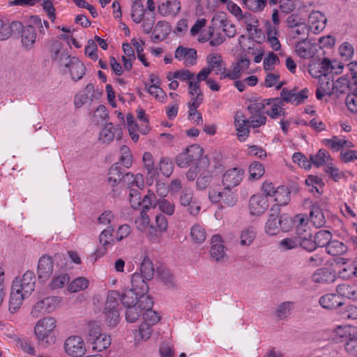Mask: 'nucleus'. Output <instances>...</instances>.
Instances as JSON below:
<instances>
[{
  "instance_id": "f257e3e1",
  "label": "nucleus",
  "mask_w": 357,
  "mask_h": 357,
  "mask_svg": "<svg viewBox=\"0 0 357 357\" xmlns=\"http://www.w3.org/2000/svg\"><path fill=\"white\" fill-rule=\"evenodd\" d=\"M36 276L33 271H26L21 278L13 281L8 310L16 312L21 307L24 298H28L35 289Z\"/></svg>"
},
{
  "instance_id": "f03ea898",
  "label": "nucleus",
  "mask_w": 357,
  "mask_h": 357,
  "mask_svg": "<svg viewBox=\"0 0 357 357\" xmlns=\"http://www.w3.org/2000/svg\"><path fill=\"white\" fill-rule=\"evenodd\" d=\"M108 181L112 186L121 184L129 185L130 181L132 186L135 184L139 188L142 186L144 183L142 175L140 174H137L135 176L133 174L128 172L122 175L121 169L117 163L110 167L109 169Z\"/></svg>"
},
{
  "instance_id": "7ed1b4c3",
  "label": "nucleus",
  "mask_w": 357,
  "mask_h": 357,
  "mask_svg": "<svg viewBox=\"0 0 357 357\" xmlns=\"http://www.w3.org/2000/svg\"><path fill=\"white\" fill-rule=\"evenodd\" d=\"M88 342L92 345L93 351H102L111 344V338L109 335L102 333L101 327L95 321L88 324Z\"/></svg>"
},
{
  "instance_id": "20e7f679",
  "label": "nucleus",
  "mask_w": 357,
  "mask_h": 357,
  "mask_svg": "<svg viewBox=\"0 0 357 357\" xmlns=\"http://www.w3.org/2000/svg\"><path fill=\"white\" fill-rule=\"evenodd\" d=\"M231 188L219 184H213L209 187L208 199L212 203H221L227 206H234L237 202V195L231 190Z\"/></svg>"
},
{
  "instance_id": "39448f33",
  "label": "nucleus",
  "mask_w": 357,
  "mask_h": 357,
  "mask_svg": "<svg viewBox=\"0 0 357 357\" xmlns=\"http://www.w3.org/2000/svg\"><path fill=\"white\" fill-rule=\"evenodd\" d=\"M119 297L120 294L116 291L112 290L108 292L104 314L105 321L109 327L116 326L119 321V313L117 310Z\"/></svg>"
},
{
  "instance_id": "423d86ee",
  "label": "nucleus",
  "mask_w": 357,
  "mask_h": 357,
  "mask_svg": "<svg viewBox=\"0 0 357 357\" xmlns=\"http://www.w3.org/2000/svg\"><path fill=\"white\" fill-rule=\"evenodd\" d=\"M63 259H64V255L60 253H56L53 257L47 254L42 255L39 258L37 266L38 279L42 282L47 281L53 273L54 261Z\"/></svg>"
},
{
  "instance_id": "0eeeda50",
  "label": "nucleus",
  "mask_w": 357,
  "mask_h": 357,
  "mask_svg": "<svg viewBox=\"0 0 357 357\" xmlns=\"http://www.w3.org/2000/svg\"><path fill=\"white\" fill-rule=\"evenodd\" d=\"M203 152L202 148L197 144L189 146L176 156V164L181 168H186L197 162L203 155Z\"/></svg>"
},
{
  "instance_id": "6e6552de",
  "label": "nucleus",
  "mask_w": 357,
  "mask_h": 357,
  "mask_svg": "<svg viewBox=\"0 0 357 357\" xmlns=\"http://www.w3.org/2000/svg\"><path fill=\"white\" fill-rule=\"evenodd\" d=\"M265 107L266 103L261 101H255L248 107L250 115L247 121L250 127L258 128L266 123Z\"/></svg>"
},
{
  "instance_id": "1a4fd4ad",
  "label": "nucleus",
  "mask_w": 357,
  "mask_h": 357,
  "mask_svg": "<svg viewBox=\"0 0 357 357\" xmlns=\"http://www.w3.org/2000/svg\"><path fill=\"white\" fill-rule=\"evenodd\" d=\"M56 327V320L51 317L40 319L36 324L34 333L38 341L43 344H49V337Z\"/></svg>"
},
{
  "instance_id": "9d476101",
  "label": "nucleus",
  "mask_w": 357,
  "mask_h": 357,
  "mask_svg": "<svg viewBox=\"0 0 357 357\" xmlns=\"http://www.w3.org/2000/svg\"><path fill=\"white\" fill-rule=\"evenodd\" d=\"M66 352L73 357H82L86 352L84 340L80 336H70L64 343Z\"/></svg>"
},
{
  "instance_id": "9b49d317",
  "label": "nucleus",
  "mask_w": 357,
  "mask_h": 357,
  "mask_svg": "<svg viewBox=\"0 0 357 357\" xmlns=\"http://www.w3.org/2000/svg\"><path fill=\"white\" fill-rule=\"evenodd\" d=\"M308 97L307 89H304L297 92L296 89H289L286 87L282 88L280 92V100L282 103H292L296 105L302 104Z\"/></svg>"
},
{
  "instance_id": "f8f14e48",
  "label": "nucleus",
  "mask_w": 357,
  "mask_h": 357,
  "mask_svg": "<svg viewBox=\"0 0 357 357\" xmlns=\"http://www.w3.org/2000/svg\"><path fill=\"white\" fill-rule=\"evenodd\" d=\"M144 305L142 307L143 310L144 323H147L150 326L155 324L159 321V317L156 312L152 310L153 301L149 295H143L139 296V305Z\"/></svg>"
},
{
  "instance_id": "ddd939ff",
  "label": "nucleus",
  "mask_w": 357,
  "mask_h": 357,
  "mask_svg": "<svg viewBox=\"0 0 357 357\" xmlns=\"http://www.w3.org/2000/svg\"><path fill=\"white\" fill-rule=\"evenodd\" d=\"M206 68L210 72H215V75H221L220 79H225L226 73V65L220 54L213 53L206 56Z\"/></svg>"
},
{
  "instance_id": "4468645a",
  "label": "nucleus",
  "mask_w": 357,
  "mask_h": 357,
  "mask_svg": "<svg viewBox=\"0 0 357 357\" xmlns=\"http://www.w3.org/2000/svg\"><path fill=\"white\" fill-rule=\"evenodd\" d=\"M21 33V42L24 48L30 50L33 47L37 38L35 28L32 25L24 26L21 22L19 31H13V33Z\"/></svg>"
},
{
  "instance_id": "2eb2a0df",
  "label": "nucleus",
  "mask_w": 357,
  "mask_h": 357,
  "mask_svg": "<svg viewBox=\"0 0 357 357\" xmlns=\"http://www.w3.org/2000/svg\"><path fill=\"white\" fill-rule=\"evenodd\" d=\"M122 135L123 131L121 128L119 127L115 128L113 123H109L100 130L98 139L103 144H109L115 137L117 140H121Z\"/></svg>"
},
{
  "instance_id": "dca6fc26",
  "label": "nucleus",
  "mask_w": 357,
  "mask_h": 357,
  "mask_svg": "<svg viewBox=\"0 0 357 357\" xmlns=\"http://www.w3.org/2000/svg\"><path fill=\"white\" fill-rule=\"evenodd\" d=\"M280 208L278 205H273L270 209L268 219L265 224V231L268 235H276L280 231L278 217Z\"/></svg>"
},
{
  "instance_id": "f3484780",
  "label": "nucleus",
  "mask_w": 357,
  "mask_h": 357,
  "mask_svg": "<svg viewBox=\"0 0 357 357\" xmlns=\"http://www.w3.org/2000/svg\"><path fill=\"white\" fill-rule=\"evenodd\" d=\"M341 337L344 338L345 349L347 353L357 357V334L354 331L353 333L348 330H344L338 327L336 331Z\"/></svg>"
},
{
  "instance_id": "a211bd4d",
  "label": "nucleus",
  "mask_w": 357,
  "mask_h": 357,
  "mask_svg": "<svg viewBox=\"0 0 357 357\" xmlns=\"http://www.w3.org/2000/svg\"><path fill=\"white\" fill-rule=\"evenodd\" d=\"M244 171L240 168H232L228 169L222 176V185L231 188L241 182Z\"/></svg>"
},
{
  "instance_id": "6ab92c4d",
  "label": "nucleus",
  "mask_w": 357,
  "mask_h": 357,
  "mask_svg": "<svg viewBox=\"0 0 357 357\" xmlns=\"http://www.w3.org/2000/svg\"><path fill=\"white\" fill-rule=\"evenodd\" d=\"M268 208V199L260 195H255L250 199L249 208L252 215H259Z\"/></svg>"
},
{
  "instance_id": "aec40b11",
  "label": "nucleus",
  "mask_w": 357,
  "mask_h": 357,
  "mask_svg": "<svg viewBox=\"0 0 357 357\" xmlns=\"http://www.w3.org/2000/svg\"><path fill=\"white\" fill-rule=\"evenodd\" d=\"M327 19L319 11H312L308 18L309 29L314 33H318L326 27Z\"/></svg>"
},
{
  "instance_id": "412c9836",
  "label": "nucleus",
  "mask_w": 357,
  "mask_h": 357,
  "mask_svg": "<svg viewBox=\"0 0 357 357\" xmlns=\"http://www.w3.org/2000/svg\"><path fill=\"white\" fill-rule=\"evenodd\" d=\"M69 72L72 78L75 80H79L83 77L86 72V67L78 58L75 56L72 57L71 61L68 65L67 68L63 69V73Z\"/></svg>"
},
{
  "instance_id": "4be33fe9",
  "label": "nucleus",
  "mask_w": 357,
  "mask_h": 357,
  "mask_svg": "<svg viewBox=\"0 0 357 357\" xmlns=\"http://www.w3.org/2000/svg\"><path fill=\"white\" fill-rule=\"evenodd\" d=\"M234 123L237 131V137L239 141H245L250 133L247 119L242 113H236L234 117Z\"/></svg>"
},
{
  "instance_id": "5701e85b",
  "label": "nucleus",
  "mask_w": 357,
  "mask_h": 357,
  "mask_svg": "<svg viewBox=\"0 0 357 357\" xmlns=\"http://www.w3.org/2000/svg\"><path fill=\"white\" fill-rule=\"evenodd\" d=\"M222 238L220 235H214L211 238V248L210 254L215 261H222L226 256L225 246L222 244Z\"/></svg>"
},
{
  "instance_id": "b1692460",
  "label": "nucleus",
  "mask_w": 357,
  "mask_h": 357,
  "mask_svg": "<svg viewBox=\"0 0 357 357\" xmlns=\"http://www.w3.org/2000/svg\"><path fill=\"white\" fill-rule=\"evenodd\" d=\"M175 58L178 60H183L185 66H192L197 60V52L195 49L179 46L175 52Z\"/></svg>"
},
{
  "instance_id": "393cba45",
  "label": "nucleus",
  "mask_w": 357,
  "mask_h": 357,
  "mask_svg": "<svg viewBox=\"0 0 357 357\" xmlns=\"http://www.w3.org/2000/svg\"><path fill=\"white\" fill-rule=\"evenodd\" d=\"M261 102H264L266 105H270L271 109L266 110L265 113L272 119H276L280 116H284L285 111L283 108L284 104L282 100L279 98H275L272 99H265Z\"/></svg>"
},
{
  "instance_id": "a878e982",
  "label": "nucleus",
  "mask_w": 357,
  "mask_h": 357,
  "mask_svg": "<svg viewBox=\"0 0 357 357\" xmlns=\"http://www.w3.org/2000/svg\"><path fill=\"white\" fill-rule=\"evenodd\" d=\"M295 51L301 58L305 59L312 57L315 53L313 45L305 38L296 43Z\"/></svg>"
},
{
  "instance_id": "bb28decb",
  "label": "nucleus",
  "mask_w": 357,
  "mask_h": 357,
  "mask_svg": "<svg viewBox=\"0 0 357 357\" xmlns=\"http://www.w3.org/2000/svg\"><path fill=\"white\" fill-rule=\"evenodd\" d=\"M319 304L326 309L333 310L344 304L343 298L335 294H328L321 296Z\"/></svg>"
},
{
  "instance_id": "cd10ccee",
  "label": "nucleus",
  "mask_w": 357,
  "mask_h": 357,
  "mask_svg": "<svg viewBox=\"0 0 357 357\" xmlns=\"http://www.w3.org/2000/svg\"><path fill=\"white\" fill-rule=\"evenodd\" d=\"M181 9V5L178 0H167L158 6L160 14L163 16L169 15H176Z\"/></svg>"
},
{
  "instance_id": "c85d7f7f",
  "label": "nucleus",
  "mask_w": 357,
  "mask_h": 357,
  "mask_svg": "<svg viewBox=\"0 0 357 357\" xmlns=\"http://www.w3.org/2000/svg\"><path fill=\"white\" fill-rule=\"evenodd\" d=\"M146 280H147L141 274L138 273H134L131 279L132 287L131 289L141 294L140 296L147 295L146 293L149 291V287Z\"/></svg>"
},
{
  "instance_id": "c756f323",
  "label": "nucleus",
  "mask_w": 357,
  "mask_h": 357,
  "mask_svg": "<svg viewBox=\"0 0 357 357\" xmlns=\"http://www.w3.org/2000/svg\"><path fill=\"white\" fill-rule=\"evenodd\" d=\"M21 27V22L13 21L10 24H5L0 20V40H4L9 38L13 31H19Z\"/></svg>"
},
{
  "instance_id": "7c9ffc66",
  "label": "nucleus",
  "mask_w": 357,
  "mask_h": 357,
  "mask_svg": "<svg viewBox=\"0 0 357 357\" xmlns=\"http://www.w3.org/2000/svg\"><path fill=\"white\" fill-rule=\"evenodd\" d=\"M335 275L327 268L319 269L313 276L312 280L316 283H330L335 281Z\"/></svg>"
},
{
  "instance_id": "2f4dec72",
  "label": "nucleus",
  "mask_w": 357,
  "mask_h": 357,
  "mask_svg": "<svg viewBox=\"0 0 357 357\" xmlns=\"http://www.w3.org/2000/svg\"><path fill=\"white\" fill-rule=\"evenodd\" d=\"M311 165L313 164L316 167L324 165H327L328 163L332 162V158L328 152L324 149H320L315 155H310Z\"/></svg>"
},
{
  "instance_id": "473e14b6",
  "label": "nucleus",
  "mask_w": 357,
  "mask_h": 357,
  "mask_svg": "<svg viewBox=\"0 0 357 357\" xmlns=\"http://www.w3.org/2000/svg\"><path fill=\"white\" fill-rule=\"evenodd\" d=\"M167 79L168 80L177 79L182 82H188V84H189L190 82H194L195 73L190 72L188 69H182L176 70L174 73H169L167 75Z\"/></svg>"
},
{
  "instance_id": "72a5a7b5",
  "label": "nucleus",
  "mask_w": 357,
  "mask_h": 357,
  "mask_svg": "<svg viewBox=\"0 0 357 357\" xmlns=\"http://www.w3.org/2000/svg\"><path fill=\"white\" fill-rule=\"evenodd\" d=\"M141 294L135 291L133 289H126L123 294L120 296L119 298H121L122 304L126 307H130L134 305H137V302L139 301V297Z\"/></svg>"
},
{
  "instance_id": "f704fd0d",
  "label": "nucleus",
  "mask_w": 357,
  "mask_h": 357,
  "mask_svg": "<svg viewBox=\"0 0 357 357\" xmlns=\"http://www.w3.org/2000/svg\"><path fill=\"white\" fill-rule=\"evenodd\" d=\"M151 326L147 323H143L139 326V329L133 331L135 341L139 342L147 340L151 337Z\"/></svg>"
},
{
  "instance_id": "c9c22d12",
  "label": "nucleus",
  "mask_w": 357,
  "mask_h": 357,
  "mask_svg": "<svg viewBox=\"0 0 357 357\" xmlns=\"http://www.w3.org/2000/svg\"><path fill=\"white\" fill-rule=\"evenodd\" d=\"M310 220L316 227H321L326 224L324 215L321 209L317 206H312Z\"/></svg>"
},
{
  "instance_id": "e433bc0d",
  "label": "nucleus",
  "mask_w": 357,
  "mask_h": 357,
  "mask_svg": "<svg viewBox=\"0 0 357 357\" xmlns=\"http://www.w3.org/2000/svg\"><path fill=\"white\" fill-rule=\"evenodd\" d=\"M190 237L196 243H202L206 238V231L200 224H195L190 229Z\"/></svg>"
},
{
  "instance_id": "4c0bfd02",
  "label": "nucleus",
  "mask_w": 357,
  "mask_h": 357,
  "mask_svg": "<svg viewBox=\"0 0 357 357\" xmlns=\"http://www.w3.org/2000/svg\"><path fill=\"white\" fill-rule=\"evenodd\" d=\"M273 196L275 197V201L277 202L275 205H278L280 208V206L287 205L290 201V192L284 186L277 188L276 192Z\"/></svg>"
},
{
  "instance_id": "58836bf2",
  "label": "nucleus",
  "mask_w": 357,
  "mask_h": 357,
  "mask_svg": "<svg viewBox=\"0 0 357 357\" xmlns=\"http://www.w3.org/2000/svg\"><path fill=\"white\" fill-rule=\"evenodd\" d=\"M144 185H142V187ZM128 187L130 188L129 192V197H130V203L131 204V206L133 208H137L139 206H141L142 199L141 198V194L139 190L142 188H138L135 184H134L132 186L131 183L130 182V184L128 185Z\"/></svg>"
},
{
  "instance_id": "ea45409f",
  "label": "nucleus",
  "mask_w": 357,
  "mask_h": 357,
  "mask_svg": "<svg viewBox=\"0 0 357 357\" xmlns=\"http://www.w3.org/2000/svg\"><path fill=\"white\" fill-rule=\"evenodd\" d=\"M143 305H139V301L137 302V305L126 307V319L128 322L133 323L137 321L142 314L144 310H142Z\"/></svg>"
},
{
  "instance_id": "a19ab883",
  "label": "nucleus",
  "mask_w": 357,
  "mask_h": 357,
  "mask_svg": "<svg viewBox=\"0 0 357 357\" xmlns=\"http://www.w3.org/2000/svg\"><path fill=\"white\" fill-rule=\"evenodd\" d=\"M144 8L142 2L140 0H135L132 3L131 17L132 20L139 24L142 21L144 14Z\"/></svg>"
},
{
  "instance_id": "79ce46f5",
  "label": "nucleus",
  "mask_w": 357,
  "mask_h": 357,
  "mask_svg": "<svg viewBox=\"0 0 357 357\" xmlns=\"http://www.w3.org/2000/svg\"><path fill=\"white\" fill-rule=\"evenodd\" d=\"M89 280L84 277H78L73 280L68 285V290L70 292H78L86 289L89 287Z\"/></svg>"
},
{
  "instance_id": "37998d69",
  "label": "nucleus",
  "mask_w": 357,
  "mask_h": 357,
  "mask_svg": "<svg viewBox=\"0 0 357 357\" xmlns=\"http://www.w3.org/2000/svg\"><path fill=\"white\" fill-rule=\"evenodd\" d=\"M154 268L152 261L149 257H144L141 266L140 273L147 280H150L154 275Z\"/></svg>"
},
{
  "instance_id": "c03bdc74",
  "label": "nucleus",
  "mask_w": 357,
  "mask_h": 357,
  "mask_svg": "<svg viewBox=\"0 0 357 357\" xmlns=\"http://www.w3.org/2000/svg\"><path fill=\"white\" fill-rule=\"evenodd\" d=\"M70 276L68 273L55 275L50 282L49 287L52 289L63 288L70 282Z\"/></svg>"
},
{
  "instance_id": "a18cd8bd",
  "label": "nucleus",
  "mask_w": 357,
  "mask_h": 357,
  "mask_svg": "<svg viewBox=\"0 0 357 357\" xmlns=\"http://www.w3.org/2000/svg\"><path fill=\"white\" fill-rule=\"evenodd\" d=\"M347 247L339 241H331L326 247L327 252L333 256L340 255L347 252Z\"/></svg>"
},
{
  "instance_id": "49530a36",
  "label": "nucleus",
  "mask_w": 357,
  "mask_h": 357,
  "mask_svg": "<svg viewBox=\"0 0 357 357\" xmlns=\"http://www.w3.org/2000/svg\"><path fill=\"white\" fill-rule=\"evenodd\" d=\"M188 93L191 96V99L190 101H195L201 103L203 102L204 95L200 88V85H199L197 83H194V82H190L188 86Z\"/></svg>"
},
{
  "instance_id": "de8ad7c7",
  "label": "nucleus",
  "mask_w": 357,
  "mask_h": 357,
  "mask_svg": "<svg viewBox=\"0 0 357 357\" xmlns=\"http://www.w3.org/2000/svg\"><path fill=\"white\" fill-rule=\"evenodd\" d=\"M332 234L329 231L320 230L316 233L314 239L318 247L328 246L331 242Z\"/></svg>"
},
{
  "instance_id": "09e8293b",
  "label": "nucleus",
  "mask_w": 357,
  "mask_h": 357,
  "mask_svg": "<svg viewBox=\"0 0 357 357\" xmlns=\"http://www.w3.org/2000/svg\"><path fill=\"white\" fill-rule=\"evenodd\" d=\"M114 228L112 226H108L105 229L99 236V242L103 247L111 245L114 243V239L112 238Z\"/></svg>"
},
{
  "instance_id": "8fccbe9b",
  "label": "nucleus",
  "mask_w": 357,
  "mask_h": 357,
  "mask_svg": "<svg viewBox=\"0 0 357 357\" xmlns=\"http://www.w3.org/2000/svg\"><path fill=\"white\" fill-rule=\"evenodd\" d=\"M336 290L338 293L337 295L342 298L343 297L354 298L356 296V292L354 287L345 283L337 285Z\"/></svg>"
},
{
  "instance_id": "3c124183",
  "label": "nucleus",
  "mask_w": 357,
  "mask_h": 357,
  "mask_svg": "<svg viewBox=\"0 0 357 357\" xmlns=\"http://www.w3.org/2000/svg\"><path fill=\"white\" fill-rule=\"evenodd\" d=\"M319 86L328 96H331L335 91V84L333 79L328 76H321L319 82Z\"/></svg>"
},
{
  "instance_id": "603ef678",
  "label": "nucleus",
  "mask_w": 357,
  "mask_h": 357,
  "mask_svg": "<svg viewBox=\"0 0 357 357\" xmlns=\"http://www.w3.org/2000/svg\"><path fill=\"white\" fill-rule=\"evenodd\" d=\"M256 237V231L252 227H250L243 230L241 234V245H250Z\"/></svg>"
},
{
  "instance_id": "864d4df0",
  "label": "nucleus",
  "mask_w": 357,
  "mask_h": 357,
  "mask_svg": "<svg viewBox=\"0 0 357 357\" xmlns=\"http://www.w3.org/2000/svg\"><path fill=\"white\" fill-rule=\"evenodd\" d=\"M143 162L144 168L151 177L155 176L156 174V169L154 167V162L153 155L149 152H145L143 155Z\"/></svg>"
},
{
  "instance_id": "5fc2aeb1",
  "label": "nucleus",
  "mask_w": 357,
  "mask_h": 357,
  "mask_svg": "<svg viewBox=\"0 0 357 357\" xmlns=\"http://www.w3.org/2000/svg\"><path fill=\"white\" fill-rule=\"evenodd\" d=\"M245 6L254 12L261 11L266 5L267 0H242Z\"/></svg>"
},
{
  "instance_id": "6e6d98bb",
  "label": "nucleus",
  "mask_w": 357,
  "mask_h": 357,
  "mask_svg": "<svg viewBox=\"0 0 357 357\" xmlns=\"http://www.w3.org/2000/svg\"><path fill=\"white\" fill-rule=\"evenodd\" d=\"M158 276L167 285L173 287L174 285V276L169 270L165 268H159L157 270Z\"/></svg>"
},
{
  "instance_id": "4d7b16f0",
  "label": "nucleus",
  "mask_w": 357,
  "mask_h": 357,
  "mask_svg": "<svg viewBox=\"0 0 357 357\" xmlns=\"http://www.w3.org/2000/svg\"><path fill=\"white\" fill-rule=\"evenodd\" d=\"M158 206L159 210L167 215H172L175 211V204L165 199H158Z\"/></svg>"
},
{
  "instance_id": "13d9d810",
  "label": "nucleus",
  "mask_w": 357,
  "mask_h": 357,
  "mask_svg": "<svg viewBox=\"0 0 357 357\" xmlns=\"http://www.w3.org/2000/svg\"><path fill=\"white\" fill-rule=\"evenodd\" d=\"M249 172L251 178L259 179L264 175L265 169L264 166L259 162H253L250 165Z\"/></svg>"
},
{
  "instance_id": "bf43d9fd",
  "label": "nucleus",
  "mask_w": 357,
  "mask_h": 357,
  "mask_svg": "<svg viewBox=\"0 0 357 357\" xmlns=\"http://www.w3.org/2000/svg\"><path fill=\"white\" fill-rule=\"evenodd\" d=\"M72 60V56L69 54L68 52L63 50L60 52L56 57L54 58L52 61L56 63L59 66L67 68L68 65Z\"/></svg>"
},
{
  "instance_id": "052dcab7",
  "label": "nucleus",
  "mask_w": 357,
  "mask_h": 357,
  "mask_svg": "<svg viewBox=\"0 0 357 357\" xmlns=\"http://www.w3.org/2000/svg\"><path fill=\"white\" fill-rule=\"evenodd\" d=\"M199 172H205V173L212 174L213 167L211 165V162L208 156H201L197 160V165L196 166Z\"/></svg>"
},
{
  "instance_id": "680f3d73",
  "label": "nucleus",
  "mask_w": 357,
  "mask_h": 357,
  "mask_svg": "<svg viewBox=\"0 0 357 357\" xmlns=\"http://www.w3.org/2000/svg\"><path fill=\"white\" fill-rule=\"evenodd\" d=\"M293 306L292 302H284L281 303L276 309L275 313L280 319L287 318L291 312V308Z\"/></svg>"
},
{
  "instance_id": "e2e57ef3",
  "label": "nucleus",
  "mask_w": 357,
  "mask_h": 357,
  "mask_svg": "<svg viewBox=\"0 0 357 357\" xmlns=\"http://www.w3.org/2000/svg\"><path fill=\"white\" fill-rule=\"evenodd\" d=\"M120 152V159L121 162L126 168H129L132 163V155L130 149L128 146L123 145L121 147Z\"/></svg>"
},
{
  "instance_id": "0e129e2a",
  "label": "nucleus",
  "mask_w": 357,
  "mask_h": 357,
  "mask_svg": "<svg viewBox=\"0 0 357 357\" xmlns=\"http://www.w3.org/2000/svg\"><path fill=\"white\" fill-rule=\"evenodd\" d=\"M211 177L208 172H202L197 179V188L199 190H205L208 186Z\"/></svg>"
},
{
  "instance_id": "69168bd1",
  "label": "nucleus",
  "mask_w": 357,
  "mask_h": 357,
  "mask_svg": "<svg viewBox=\"0 0 357 357\" xmlns=\"http://www.w3.org/2000/svg\"><path fill=\"white\" fill-rule=\"evenodd\" d=\"M147 91L161 102H165L167 100V95L160 86H149Z\"/></svg>"
},
{
  "instance_id": "338daca9",
  "label": "nucleus",
  "mask_w": 357,
  "mask_h": 357,
  "mask_svg": "<svg viewBox=\"0 0 357 357\" xmlns=\"http://www.w3.org/2000/svg\"><path fill=\"white\" fill-rule=\"evenodd\" d=\"M159 168L164 176L169 177L173 172L174 165L169 158H165L160 160Z\"/></svg>"
},
{
  "instance_id": "774afa93",
  "label": "nucleus",
  "mask_w": 357,
  "mask_h": 357,
  "mask_svg": "<svg viewBox=\"0 0 357 357\" xmlns=\"http://www.w3.org/2000/svg\"><path fill=\"white\" fill-rule=\"evenodd\" d=\"M292 160L294 163L298 164L301 167L304 169H310L311 167L310 160H308L301 153H295L292 156Z\"/></svg>"
}]
</instances>
